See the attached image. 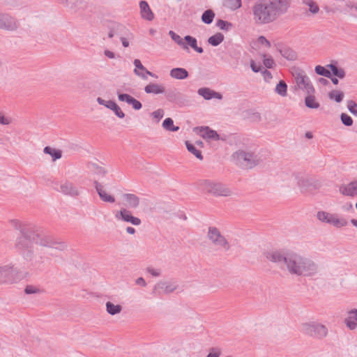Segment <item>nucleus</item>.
Listing matches in <instances>:
<instances>
[{"mask_svg": "<svg viewBox=\"0 0 357 357\" xmlns=\"http://www.w3.org/2000/svg\"><path fill=\"white\" fill-rule=\"evenodd\" d=\"M15 228L20 231L21 234L16 239L15 248L18 250L24 252V257L26 260L30 261L33 260V251L32 247L34 243L43 248L58 250H63L65 248L63 243L56 241L52 237L43 234L32 224L17 223Z\"/></svg>", "mask_w": 357, "mask_h": 357, "instance_id": "nucleus-1", "label": "nucleus"}, {"mask_svg": "<svg viewBox=\"0 0 357 357\" xmlns=\"http://www.w3.org/2000/svg\"><path fill=\"white\" fill-rule=\"evenodd\" d=\"M284 268L292 275L312 277L318 272V265L307 257L296 253H287Z\"/></svg>", "mask_w": 357, "mask_h": 357, "instance_id": "nucleus-2", "label": "nucleus"}, {"mask_svg": "<svg viewBox=\"0 0 357 357\" xmlns=\"http://www.w3.org/2000/svg\"><path fill=\"white\" fill-rule=\"evenodd\" d=\"M253 21L256 24H266L275 21L277 18L273 14L267 1L259 0L252 6Z\"/></svg>", "mask_w": 357, "mask_h": 357, "instance_id": "nucleus-3", "label": "nucleus"}, {"mask_svg": "<svg viewBox=\"0 0 357 357\" xmlns=\"http://www.w3.org/2000/svg\"><path fill=\"white\" fill-rule=\"evenodd\" d=\"M231 157L235 163L243 169H252L262 162L257 155L250 151H236Z\"/></svg>", "mask_w": 357, "mask_h": 357, "instance_id": "nucleus-4", "label": "nucleus"}, {"mask_svg": "<svg viewBox=\"0 0 357 357\" xmlns=\"http://www.w3.org/2000/svg\"><path fill=\"white\" fill-rule=\"evenodd\" d=\"M301 331L311 337L322 340L328 335L327 327L317 321H309L303 323L301 326Z\"/></svg>", "mask_w": 357, "mask_h": 357, "instance_id": "nucleus-5", "label": "nucleus"}, {"mask_svg": "<svg viewBox=\"0 0 357 357\" xmlns=\"http://www.w3.org/2000/svg\"><path fill=\"white\" fill-rule=\"evenodd\" d=\"M200 185L203 190L215 197H229L232 195L231 190L221 182L204 180Z\"/></svg>", "mask_w": 357, "mask_h": 357, "instance_id": "nucleus-6", "label": "nucleus"}, {"mask_svg": "<svg viewBox=\"0 0 357 357\" xmlns=\"http://www.w3.org/2000/svg\"><path fill=\"white\" fill-rule=\"evenodd\" d=\"M206 237L211 243L218 249L227 252L231 248V245L228 240L216 227L211 226L208 228Z\"/></svg>", "mask_w": 357, "mask_h": 357, "instance_id": "nucleus-7", "label": "nucleus"}, {"mask_svg": "<svg viewBox=\"0 0 357 357\" xmlns=\"http://www.w3.org/2000/svg\"><path fill=\"white\" fill-rule=\"evenodd\" d=\"M315 73L325 77H331V73L340 79L345 77V70L338 67L337 62L336 61H332V62L326 66V67L321 66H317L314 68Z\"/></svg>", "mask_w": 357, "mask_h": 357, "instance_id": "nucleus-8", "label": "nucleus"}, {"mask_svg": "<svg viewBox=\"0 0 357 357\" xmlns=\"http://www.w3.org/2000/svg\"><path fill=\"white\" fill-rule=\"evenodd\" d=\"M19 275V271L13 265H0V284L16 282L20 279Z\"/></svg>", "mask_w": 357, "mask_h": 357, "instance_id": "nucleus-9", "label": "nucleus"}, {"mask_svg": "<svg viewBox=\"0 0 357 357\" xmlns=\"http://www.w3.org/2000/svg\"><path fill=\"white\" fill-rule=\"evenodd\" d=\"M292 75L294 77L296 84L297 86L302 90H305L306 93H314L315 89L312 84L310 78L306 75V74L299 70L296 69Z\"/></svg>", "mask_w": 357, "mask_h": 357, "instance_id": "nucleus-10", "label": "nucleus"}, {"mask_svg": "<svg viewBox=\"0 0 357 357\" xmlns=\"http://www.w3.org/2000/svg\"><path fill=\"white\" fill-rule=\"evenodd\" d=\"M264 256L267 260L278 264L281 268L284 269L287 253L280 250H269L264 252Z\"/></svg>", "mask_w": 357, "mask_h": 357, "instance_id": "nucleus-11", "label": "nucleus"}, {"mask_svg": "<svg viewBox=\"0 0 357 357\" xmlns=\"http://www.w3.org/2000/svg\"><path fill=\"white\" fill-rule=\"evenodd\" d=\"M268 3L273 14L278 18L287 12L291 4V0H268Z\"/></svg>", "mask_w": 357, "mask_h": 357, "instance_id": "nucleus-12", "label": "nucleus"}, {"mask_svg": "<svg viewBox=\"0 0 357 357\" xmlns=\"http://www.w3.org/2000/svg\"><path fill=\"white\" fill-rule=\"evenodd\" d=\"M177 284L174 282L160 281L157 282L153 289L152 294L160 296L163 294H169L177 289Z\"/></svg>", "mask_w": 357, "mask_h": 357, "instance_id": "nucleus-13", "label": "nucleus"}, {"mask_svg": "<svg viewBox=\"0 0 357 357\" xmlns=\"http://www.w3.org/2000/svg\"><path fill=\"white\" fill-rule=\"evenodd\" d=\"M17 20L10 15L0 12V29L9 31H13L18 29Z\"/></svg>", "mask_w": 357, "mask_h": 357, "instance_id": "nucleus-14", "label": "nucleus"}, {"mask_svg": "<svg viewBox=\"0 0 357 357\" xmlns=\"http://www.w3.org/2000/svg\"><path fill=\"white\" fill-rule=\"evenodd\" d=\"M115 218L118 220L130 222L135 226H138L142 223L139 218L133 216L131 211L126 208H122L120 211H117L115 214Z\"/></svg>", "mask_w": 357, "mask_h": 357, "instance_id": "nucleus-15", "label": "nucleus"}, {"mask_svg": "<svg viewBox=\"0 0 357 357\" xmlns=\"http://www.w3.org/2000/svg\"><path fill=\"white\" fill-rule=\"evenodd\" d=\"M194 131L201 136L202 138L207 140H219L220 136L215 130L211 129L208 126L195 127Z\"/></svg>", "mask_w": 357, "mask_h": 357, "instance_id": "nucleus-16", "label": "nucleus"}, {"mask_svg": "<svg viewBox=\"0 0 357 357\" xmlns=\"http://www.w3.org/2000/svg\"><path fill=\"white\" fill-rule=\"evenodd\" d=\"M298 186L303 192H312L319 188V183L312 178L301 177L298 179Z\"/></svg>", "mask_w": 357, "mask_h": 357, "instance_id": "nucleus-17", "label": "nucleus"}, {"mask_svg": "<svg viewBox=\"0 0 357 357\" xmlns=\"http://www.w3.org/2000/svg\"><path fill=\"white\" fill-rule=\"evenodd\" d=\"M58 191L64 194L65 195L76 197L79 195V190L77 186H75L72 182L66 181L61 183L60 188Z\"/></svg>", "mask_w": 357, "mask_h": 357, "instance_id": "nucleus-18", "label": "nucleus"}, {"mask_svg": "<svg viewBox=\"0 0 357 357\" xmlns=\"http://www.w3.org/2000/svg\"><path fill=\"white\" fill-rule=\"evenodd\" d=\"M118 98L121 102H126L129 105H131L133 109L136 110H139L142 107V103L127 93H121L119 91H117Z\"/></svg>", "mask_w": 357, "mask_h": 357, "instance_id": "nucleus-19", "label": "nucleus"}, {"mask_svg": "<svg viewBox=\"0 0 357 357\" xmlns=\"http://www.w3.org/2000/svg\"><path fill=\"white\" fill-rule=\"evenodd\" d=\"M339 190L344 196L355 197L357 195V180L340 185Z\"/></svg>", "mask_w": 357, "mask_h": 357, "instance_id": "nucleus-20", "label": "nucleus"}, {"mask_svg": "<svg viewBox=\"0 0 357 357\" xmlns=\"http://www.w3.org/2000/svg\"><path fill=\"white\" fill-rule=\"evenodd\" d=\"M135 66V68L134 70V73L142 77V79H147V76L146 75H149L151 77H157V76L155 75V74H153V73L150 72L149 70H148L141 63L140 60L136 59L134 60V62H133Z\"/></svg>", "mask_w": 357, "mask_h": 357, "instance_id": "nucleus-21", "label": "nucleus"}, {"mask_svg": "<svg viewBox=\"0 0 357 357\" xmlns=\"http://www.w3.org/2000/svg\"><path fill=\"white\" fill-rule=\"evenodd\" d=\"M344 324L350 330L357 328V309H352L347 312Z\"/></svg>", "mask_w": 357, "mask_h": 357, "instance_id": "nucleus-22", "label": "nucleus"}, {"mask_svg": "<svg viewBox=\"0 0 357 357\" xmlns=\"http://www.w3.org/2000/svg\"><path fill=\"white\" fill-rule=\"evenodd\" d=\"M197 93L199 96H202L205 100H211L212 98H217L221 100L222 98V96L221 93L206 87L199 89Z\"/></svg>", "mask_w": 357, "mask_h": 357, "instance_id": "nucleus-23", "label": "nucleus"}, {"mask_svg": "<svg viewBox=\"0 0 357 357\" xmlns=\"http://www.w3.org/2000/svg\"><path fill=\"white\" fill-rule=\"evenodd\" d=\"M94 185L96 190L102 201L108 203H114L115 202V198L112 195H108L106 192L102 185H101L98 181H95Z\"/></svg>", "mask_w": 357, "mask_h": 357, "instance_id": "nucleus-24", "label": "nucleus"}, {"mask_svg": "<svg viewBox=\"0 0 357 357\" xmlns=\"http://www.w3.org/2000/svg\"><path fill=\"white\" fill-rule=\"evenodd\" d=\"M278 52L280 54L289 61H294L297 58L296 53L291 48L282 45H278L277 47Z\"/></svg>", "mask_w": 357, "mask_h": 357, "instance_id": "nucleus-25", "label": "nucleus"}, {"mask_svg": "<svg viewBox=\"0 0 357 357\" xmlns=\"http://www.w3.org/2000/svg\"><path fill=\"white\" fill-rule=\"evenodd\" d=\"M139 8H140V13L142 15V17L149 20L151 21L153 17V13L151 11L148 3L145 1H141L139 3Z\"/></svg>", "mask_w": 357, "mask_h": 357, "instance_id": "nucleus-26", "label": "nucleus"}, {"mask_svg": "<svg viewBox=\"0 0 357 357\" xmlns=\"http://www.w3.org/2000/svg\"><path fill=\"white\" fill-rule=\"evenodd\" d=\"M144 91L146 93L160 94L165 93V88L157 83H150L145 86Z\"/></svg>", "mask_w": 357, "mask_h": 357, "instance_id": "nucleus-27", "label": "nucleus"}, {"mask_svg": "<svg viewBox=\"0 0 357 357\" xmlns=\"http://www.w3.org/2000/svg\"><path fill=\"white\" fill-rule=\"evenodd\" d=\"M129 208H136L139 205V198L135 194L126 193L123 195Z\"/></svg>", "mask_w": 357, "mask_h": 357, "instance_id": "nucleus-28", "label": "nucleus"}, {"mask_svg": "<svg viewBox=\"0 0 357 357\" xmlns=\"http://www.w3.org/2000/svg\"><path fill=\"white\" fill-rule=\"evenodd\" d=\"M170 76L176 79H184L188 77V72L183 68H175L170 70Z\"/></svg>", "mask_w": 357, "mask_h": 357, "instance_id": "nucleus-29", "label": "nucleus"}, {"mask_svg": "<svg viewBox=\"0 0 357 357\" xmlns=\"http://www.w3.org/2000/svg\"><path fill=\"white\" fill-rule=\"evenodd\" d=\"M166 99L171 102H178L181 98V94L176 89H168L165 91Z\"/></svg>", "mask_w": 357, "mask_h": 357, "instance_id": "nucleus-30", "label": "nucleus"}, {"mask_svg": "<svg viewBox=\"0 0 357 357\" xmlns=\"http://www.w3.org/2000/svg\"><path fill=\"white\" fill-rule=\"evenodd\" d=\"M314 93H307V96L305 98V105L310 109H318L320 107V104L316 100Z\"/></svg>", "mask_w": 357, "mask_h": 357, "instance_id": "nucleus-31", "label": "nucleus"}, {"mask_svg": "<svg viewBox=\"0 0 357 357\" xmlns=\"http://www.w3.org/2000/svg\"><path fill=\"white\" fill-rule=\"evenodd\" d=\"M184 40L185 41V44L188 47L190 46L193 50H195L198 53H202L204 50L201 47L197 46V39L191 36H185L184 37Z\"/></svg>", "mask_w": 357, "mask_h": 357, "instance_id": "nucleus-32", "label": "nucleus"}, {"mask_svg": "<svg viewBox=\"0 0 357 357\" xmlns=\"http://www.w3.org/2000/svg\"><path fill=\"white\" fill-rule=\"evenodd\" d=\"M334 214L335 213H330L324 211H320L317 212L316 216L317 218L321 222L331 225Z\"/></svg>", "mask_w": 357, "mask_h": 357, "instance_id": "nucleus-33", "label": "nucleus"}, {"mask_svg": "<svg viewBox=\"0 0 357 357\" xmlns=\"http://www.w3.org/2000/svg\"><path fill=\"white\" fill-rule=\"evenodd\" d=\"M43 152L45 154L50 155L53 161L60 159L62 156V151L61 150L50 146H45L43 149Z\"/></svg>", "mask_w": 357, "mask_h": 357, "instance_id": "nucleus-34", "label": "nucleus"}, {"mask_svg": "<svg viewBox=\"0 0 357 357\" xmlns=\"http://www.w3.org/2000/svg\"><path fill=\"white\" fill-rule=\"evenodd\" d=\"M347 225L348 222L345 218H340L337 213L334 214L331 225H333L336 228H342L343 227H346Z\"/></svg>", "mask_w": 357, "mask_h": 357, "instance_id": "nucleus-35", "label": "nucleus"}, {"mask_svg": "<svg viewBox=\"0 0 357 357\" xmlns=\"http://www.w3.org/2000/svg\"><path fill=\"white\" fill-rule=\"evenodd\" d=\"M106 310L108 314L115 315L120 313L122 310V306L120 305H114L110 301H107L105 304Z\"/></svg>", "mask_w": 357, "mask_h": 357, "instance_id": "nucleus-36", "label": "nucleus"}, {"mask_svg": "<svg viewBox=\"0 0 357 357\" xmlns=\"http://www.w3.org/2000/svg\"><path fill=\"white\" fill-rule=\"evenodd\" d=\"M169 35L171 36L172 39L178 45H180L181 47H182L183 49L184 50H189V48L187 46V45L183 42V39L180 36H178V34H176L175 32H174L173 31H169Z\"/></svg>", "mask_w": 357, "mask_h": 357, "instance_id": "nucleus-37", "label": "nucleus"}, {"mask_svg": "<svg viewBox=\"0 0 357 357\" xmlns=\"http://www.w3.org/2000/svg\"><path fill=\"white\" fill-rule=\"evenodd\" d=\"M224 35L221 33H217L209 37L208 42L213 46H218L224 40Z\"/></svg>", "mask_w": 357, "mask_h": 357, "instance_id": "nucleus-38", "label": "nucleus"}, {"mask_svg": "<svg viewBox=\"0 0 357 357\" xmlns=\"http://www.w3.org/2000/svg\"><path fill=\"white\" fill-rule=\"evenodd\" d=\"M275 91L282 97L287 95V85L284 80H280L276 85Z\"/></svg>", "mask_w": 357, "mask_h": 357, "instance_id": "nucleus-39", "label": "nucleus"}, {"mask_svg": "<svg viewBox=\"0 0 357 357\" xmlns=\"http://www.w3.org/2000/svg\"><path fill=\"white\" fill-rule=\"evenodd\" d=\"M302 3L309 7V11L313 14H317L319 11V7L313 0H302Z\"/></svg>", "mask_w": 357, "mask_h": 357, "instance_id": "nucleus-40", "label": "nucleus"}, {"mask_svg": "<svg viewBox=\"0 0 357 357\" xmlns=\"http://www.w3.org/2000/svg\"><path fill=\"white\" fill-rule=\"evenodd\" d=\"M214 17H215L214 12L212 10L208 9V10H205L203 13V14L202 15V20L205 24H210L212 23Z\"/></svg>", "mask_w": 357, "mask_h": 357, "instance_id": "nucleus-41", "label": "nucleus"}, {"mask_svg": "<svg viewBox=\"0 0 357 357\" xmlns=\"http://www.w3.org/2000/svg\"><path fill=\"white\" fill-rule=\"evenodd\" d=\"M185 145L188 151L193 154L197 158L202 160H203V155L200 151L196 149V147L189 142H185Z\"/></svg>", "mask_w": 357, "mask_h": 357, "instance_id": "nucleus-42", "label": "nucleus"}, {"mask_svg": "<svg viewBox=\"0 0 357 357\" xmlns=\"http://www.w3.org/2000/svg\"><path fill=\"white\" fill-rule=\"evenodd\" d=\"M328 98L335 100L336 102H340L344 98V93L337 90H333L328 93Z\"/></svg>", "mask_w": 357, "mask_h": 357, "instance_id": "nucleus-43", "label": "nucleus"}, {"mask_svg": "<svg viewBox=\"0 0 357 357\" xmlns=\"http://www.w3.org/2000/svg\"><path fill=\"white\" fill-rule=\"evenodd\" d=\"M47 259H49V257L47 253L43 250H40L38 252V257H36L35 259L33 257L32 261L34 260L35 264H42Z\"/></svg>", "mask_w": 357, "mask_h": 357, "instance_id": "nucleus-44", "label": "nucleus"}, {"mask_svg": "<svg viewBox=\"0 0 357 357\" xmlns=\"http://www.w3.org/2000/svg\"><path fill=\"white\" fill-rule=\"evenodd\" d=\"M216 26L224 31H229L233 27V24L231 22L223 20H218L216 22Z\"/></svg>", "mask_w": 357, "mask_h": 357, "instance_id": "nucleus-45", "label": "nucleus"}, {"mask_svg": "<svg viewBox=\"0 0 357 357\" xmlns=\"http://www.w3.org/2000/svg\"><path fill=\"white\" fill-rule=\"evenodd\" d=\"M164 115L165 112L162 109H158L151 113V116L156 123H158L161 120V119H162Z\"/></svg>", "mask_w": 357, "mask_h": 357, "instance_id": "nucleus-46", "label": "nucleus"}, {"mask_svg": "<svg viewBox=\"0 0 357 357\" xmlns=\"http://www.w3.org/2000/svg\"><path fill=\"white\" fill-rule=\"evenodd\" d=\"M340 119L342 123L346 126H351L353 124V119L352 118L349 116L347 114L342 113L340 115Z\"/></svg>", "mask_w": 357, "mask_h": 357, "instance_id": "nucleus-47", "label": "nucleus"}, {"mask_svg": "<svg viewBox=\"0 0 357 357\" xmlns=\"http://www.w3.org/2000/svg\"><path fill=\"white\" fill-rule=\"evenodd\" d=\"M111 106L112 107L111 110H112L119 118L123 119L125 117L124 112L121 110L120 107L116 102H114V104L111 105Z\"/></svg>", "mask_w": 357, "mask_h": 357, "instance_id": "nucleus-48", "label": "nucleus"}, {"mask_svg": "<svg viewBox=\"0 0 357 357\" xmlns=\"http://www.w3.org/2000/svg\"><path fill=\"white\" fill-rule=\"evenodd\" d=\"M345 11L351 15L356 16L354 11L357 13V3H348L346 4Z\"/></svg>", "mask_w": 357, "mask_h": 357, "instance_id": "nucleus-49", "label": "nucleus"}, {"mask_svg": "<svg viewBox=\"0 0 357 357\" xmlns=\"http://www.w3.org/2000/svg\"><path fill=\"white\" fill-rule=\"evenodd\" d=\"M347 108L351 114L357 116V104L354 100L347 102Z\"/></svg>", "mask_w": 357, "mask_h": 357, "instance_id": "nucleus-50", "label": "nucleus"}, {"mask_svg": "<svg viewBox=\"0 0 357 357\" xmlns=\"http://www.w3.org/2000/svg\"><path fill=\"white\" fill-rule=\"evenodd\" d=\"M221 350L218 347H212L209 349V353L206 357H220Z\"/></svg>", "mask_w": 357, "mask_h": 357, "instance_id": "nucleus-51", "label": "nucleus"}, {"mask_svg": "<svg viewBox=\"0 0 357 357\" xmlns=\"http://www.w3.org/2000/svg\"><path fill=\"white\" fill-rule=\"evenodd\" d=\"M97 102H98V104H100V105H103L105 107H106L107 108L111 109H112V106L111 105L112 104H114L115 102L112 101V100H105L104 99H102V98L100 97H98L97 98Z\"/></svg>", "mask_w": 357, "mask_h": 357, "instance_id": "nucleus-52", "label": "nucleus"}, {"mask_svg": "<svg viewBox=\"0 0 357 357\" xmlns=\"http://www.w3.org/2000/svg\"><path fill=\"white\" fill-rule=\"evenodd\" d=\"M61 3H65L67 6L71 8H76L79 7L77 4L78 0H59Z\"/></svg>", "mask_w": 357, "mask_h": 357, "instance_id": "nucleus-53", "label": "nucleus"}, {"mask_svg": "<svg viewBox=\"0 0 357 357\" xmlns=\"http://www.w3.org/2000/svg\"><path fill=\"white\" fill-rule=\"evenodd\" d=\"M174 121L171 118L165 119L162 122V127L166 130H169L173 126Z\"/></svg>", "mask_w": 357, "mask_h": 357, "instance_id": "nucleus-54", "label": "nucleus"}, {"mask_svg": "<svg viewBox=\"0 0 357 357\" xmlns=\"http://www.w3.org/2000/svg\"><path fill=\"white\" fill-rule=\"evenodd\" d=\"M24 292L26 294H36L39 292V289L33 285H27L24 289Z\"/></svg>", "mask_w": 357, "mask_h": 357, "instance_id": "nucleus-55", "label": "nucleus"}, {"mask_svg": "<svg viewBox=\"0 0 357 357\" xmlns=\"http://www.w3.org/2000/svg\"><path fill=\"white\" fill-rule=\"evenodd\" d=\"M249 118L253 121H261V114L258 112H251L249 115Z\"/></svg>", "mask_w": 357, "mask_h": 357, "instance_id": "nucleus-56", "label": "nucleus"}, {"mask_svg": "<svg viewBox=\"0 0 357 357\" xmlns=\"http://www.w3.org/2000/svg\"><path fill=\"white\" fill-rule=\"evenodd\" d=\"M91 166L97 174L104 176L106 174V171L102 167L98 166L96 164H91Z\"/></svg>", "mask_w": 357, "mask_h": 357, "instance_id": "nucleus-57", "label": "nucleus"}, {"mask_svg": "<svg viewBox=\"0 0 357 357\" xmlns=\"http://www.w3.org/2000/svg\"><path fill=\"white\" fill-rule=\"evenodd\" d=\"M274 64H275V62H274L273 59L271 57L265 58L264 59V65L267 68H272L273 67Z\"/></svg>", "mask_w": 357, "mask_h": 357, "instance_id": "nucleus-58", "label": "nucleus"}, {"mask_svg": "<svg viewBox=\"0 0 357 357\" xmlns=\"http://www.w3.org/2000/svg\"><path fill=\"white\" fill-rule=\"evenodd\" d=\"M123 28V26L120 24H114V26L110 29L108 37L112 38L114 36V33H116V30L122 29Z\"/></svg>", "mask_w": 357, "mask_h": 357, "instance_id": "nucleus-59", "label": "nucleus"}, {"mask_svg": "<svg viewBox=\"0 0 357 357\" xmlns=\"http://www.w3.org/2000/svg\"><path fill=\"white\" fill-rule=\"evenodd\" d=\"M250 67L253 72L259 73L261 70L262 67L260 65H257L253 60L250 61Z\"/></svg>", "mask_w": 357, "mask_h": 357, "instance_id": "nucleus-60", "label": "nucleus"}, {"mask_svg": "<svg viewBox=\"0 0 357 357\" xmlns=\"http://www.w3.org/2000/svg\"><path fill=\"white\" fill-rule=\"evenodd\" d=\"M146 271L149 273H150L153 277H158L160 275V271L158 269H154L152 267H148Z\"/></svg>", "mask_w": 357, "mask_h": 357, "instance_id": "nucleus-61", "label": "nucleus"}, {"mask_svg": "<svg viewBox=\"0 0 357 357\" xmlns=\"http://www.w3.org/2000/svg\"><path fill=\"white\" fill-rule=\"evenodd\" d=\"M258 42L261 45H265L268 47H271V43L268 41L266 37L261 36L258 38Z\"/></svg>", "mask_w": 357, "mask_h": 357, "instance_id": "nucleus-62", "label": "nucleus"}, {"mask_svg": "<svg viewBox=\"0 0 357 357\" xmlns=\"http://www.w3.org/2000/svg\"><path fill=\"white\" fill-rule=\"evenodd\" d=\"M10 123V121L8 118L4 116L2 114H0V124L8 125Z\"/></svg>", "mask_w": 357, "mask_h": 357, "instance_id": "nucleus-63", "label": "nucleus"}, {"mask_svg": "<svg viewBox=\"0 0 357 357\" xmlns=\"http://www.w3.org/2000/svg\"><path fill=\"white\" fill-rule=\"evenodd\" d=\"M262 74H263V76H264L265 80H268L272 78L271 73L266 69L264 70V71L262 72Z\"/></svg>", "mask_w": 357, "mask_h": 357, "instance_id": "nucleus-64", "label": "nucleus"}]
</instances>
